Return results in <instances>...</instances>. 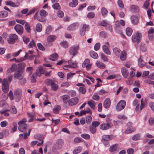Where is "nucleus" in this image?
I'll use <instances>...</instances> for the list:
<instances>
[{
	"label": "nucleus",
	"instance_id": "47",
	"mask_svg": "<svg viewBox=\"0 0 154 154\" xmlns=\"http://www.w3.org/2000/svg\"><path fill=\"white\" fill-rule=\"evenodd\" d=\"M140 135L139 134H137L133 136L132 139L134 140H137L140 139Z\"/></svg>",
	"mask_w": 154,
	"mask_h": 154
},
{
	"label": "nucleus",
	"instance_id": "22",
	"mask_svg": "<svg viewBox=\"0 0 154 154\" xmlns=\"http://www.w3.org/2000/svg\"><path fill=\"white\" fill-rule=\"evenodd\" d=\"M64 103H67L70 99L69 96L67 95H64L61 97Z\"/></svg>",
	"mask_w": 154,
	"mask_h": 154
},
{
	"label": "nucleus",
	"instance_id": "13",
	"mask_svg": "<svg viewBox=\"0 0 154 154\" xmlns=\"http://www.w3.org/2000/svg\"><path fill=\"white\" fill-rule=\"evenodd\" d=\"M5 3L7 5H10L14 7H18L20 5V3L19 2L15 3L11 1H6Z\"/></svg>",
	"mask_w": 154,
	"mask_h": 154
},
{
	"label": "nucleus",
	"instance_id": "62",
	"mask_svg": "<svg viewBox=\"0 0 154 154\" xmlns=\"http://www.w3.org/2000/svg\"><path fill=\"white\" fill-rule=\"evenodd\" d=\"M100 124V123L99 122L95 121L92 122L91 126L95 127L96 128V127L98 126Z\"/></svg>",
	"mask_w": 154,
	"mask_h": 154
},
{
	"label": "nucleus",
	"instance_id": "39",
	"mask_svg": "<svg viewBox=\"0 0 154 154\" xmlns=\"http://www.w3.org/2000/svg\"><path fill=\"white\" fill-rule=\"evenodd\" d=\"M40 16L45 17L48 15V13L44 10H41L39 12Z\"/></svg>",
	"mask_w": 154,
	"mask_h": 154
},
{
	"label": "nucleus",
	"instance_id": "60",
	"mask_svg": "<svg viewBox=\"0 0 154 154\" xmlns=\"http://www.w3.org/2000/svg\"><path fill=\"white\" fill-rule=\"evenodd\" d=\"M101 58L105 61H108V59L107 57L104 54L102 53L101 54Z\"/></svg>",
	"mask_w": 154,
	"mask_h": 154
},
{
	"label": "nucleus",
	"instance_id": "52",
	"mask_svg": "<svg viewBox=\"0 0 154 154\" xmlns=\"http://www.w3.org/2000/svg\"><path fill=\"white\" fill-rule=\"evenodd\" d=\"M92 120V118L91 116H88L86 117L85 122L87 124H90Z\"/></svg>",
	"mask_w": 154,
	"mask_h": 154
},
{
	"label": "nucleus",
	"instance_id": "25",
	"mask_svg": "<svg viewBox=\"0 0 154 154\" xmlns=\"http://www.w3.org/2000/svg\"><path fill=\"white\" fill-rule=\"evenodd\" d=\"M88 104L91 109H95V103L94 101L92 100H90L88 102Z\"/></svg>",
	"mask_w": 154,
	"mask_h": 154
},
{
	"label": "nucleus",
	"instance_id": "37",
	"mask_svg": "<svg viewBox=\"0 0 154 154\" xmlns=\"http://www.w3.org/2000/svg\"><path fill=\"white\" fill-rule=\"evenodd\" d=\"M26 82V79L23 77L19 79V82L21 85H24Z\"/></svg>",
	"mask_w": 154,
	"mask_h": 154
},
{
	"label": "nucleus",
	"instance_id": "30",
	"mask_svg": "<svg viewBox=\"0 0 154 154\" xmlns=\"http://www.w3.org/2000/svg\"><path fill=\"white\" fill-rule=\"evenodd\" d=\"M8 13L5 11H0V18L6 17L8 15Z\"/></svg>",
	"mask_w": 154,
	"mask_h": 154
},
{
	"label": "nucleus",
	"instance_id": "57",
	"mask_svg": "<svg viewBox=\"0 0 154 154\" xmlns=\"http://www.w3.org/2000/svg\"><path fill=\"white\" fill-rule=\"evenodd\" d=\"M90 63V60L88 59H87L85 60L84 62L82 64V66L83 67L85 68V66L88 64Z\"/></svg>",
	"mask_w": 154,
	"mask_h": 154
},
{
	"label": "nucleus",
	"instance_id": "48",
	"mask_svg": "<svg viewBox=\"0 0 154 154\" xmlns=\"http://www.w3.org/2000/svg\"><path fill=\"white\" fill-rule=\"evenodd\" d=\"M61 107L60 106L56 105L55 106L54 108L53 111L54 112L56 113L61 109Z\"/></svg>",
	"mask_w": 154,
	"mask_h": 154
},
{
	"label": "nucleus",
	"instance_id": "55",
	"mask_svg": "<svg viewBox=\"0 0 154 154\" xmlns=\"http://www.w3.org/2000/svg\"><path fill=\"white\" fill-rule=\"evenodd\" d=\"M154 32V29L153 28H151L148 32V36L149 37L150 36H153V34Z\"/></svg>",
	"mask_w": 154,
	"mask_h": 154
},
{
	"label": "nucleus",
	"instance_id": "14",
	"mask_svg": "<svg viewBox=\"0 0 154 154\" xmlns=\"http://www.w3.org/2000/svg\"><path fill=\"white\" fill-rule=\"evenodd\" d=\"M38 11H37L35 15V17L39 21L41 22H44L45 21V17H43L38 16Z\"/></svg>",
	"mask_w": 154,
	"mask_h": 154
},
{
	"label": "nucleus",
	"instance_id": "38",
	"mask_svg": "<svg viewBox=\"0 0 154 154\" xmlns=\"http://www.w3.org/2000/svg\"><path fill=\"white\" fill-rule=\"evenodd\" d=\"M126 57V53L125 51H123L121 54L120 59L122 60H125Z\"/></svg>",
	"mask_w": 154,
	"mask_h": 154
},
{
	"label": "nucleus",
	"instance_id": "44",
	"mask_svg": "<svg viewBox=\"0 0 154 154\" xmlns=\"http://www.w3.org/2000/svg\"><path fill=\"white\" fill-rule=\"evenodd\" d=\"M52 29L53 28L51 26H48L46 29V33L47 34L50 33Z\"/></svg>",
	"mask_w": 154,
	"mask_h": 154
},
{
	"label": "nucleus",
	"instance_id": "7",
	"mask_svg": "<svg viewBox=\"0 0 154 154\" xmlns=\"http://www.w3.org/2000/svg\"><path fill=\"white\" fill-rule=\"evenodd\" d=\"M14 29L19 34L21 35L23 32V26L20 24H17L15 26Z\"/></svg>",
	"mask_w": 154,
	"mask_h": 154
},
{
	"label": "nucleus",
	"instance_id": "19",
	"mask_svg": "<svg viewBox=\"0 0 154 154\" xmlns=\"http://www.w3.org/2000/svg\"><path fill=\"white\" fill-rule=\"evenodd\" d=\"M96 66L98 67L101 69H104L105 68V65L101 62L100 61H97L95 63Z\"/></svg>",
	"mask_w": 154,
	"mask_h": 154
},
{
	"label": "nucleus",
	"instance_id": "26",
	"mask_svg": "<svg viewBox=\"0 0 154 154\" xmlns=\"http://www.w3.org/2000/svg\"><path fill=\"white\" fill-rule=\"evenodd\" d=\"M135 128L134 127H128L127 130L125 131V133L126 134H129L134 131Z\"/></svg>",
	"mask_w": 154,
	"mask_h": 154
},
{
	"label": "nucleus",
	"instance_id": "59",
	"mask_svg": "<svg viewBox=\"0 0 154 154\" xmlns=\"http://www.w3.org/2000/svg\"><path fill=\"white\" fill-rule=\"evenodd\" d=\"M25 28L26 31L28 32H29L30 31V26L29 23L26 22L25 23Z\"/></svg>",
	"mask_w": 154,
	"mask_h": 154
},
{
	"label": "nucleus",
	"instance_id": "50",
	"mask_svg": "<svg viewBox=\"0 0 154 154\" xmlns=\"http://www.w3.org/2000/svg\"><path fill=\"white\" fill-rule=\"evenodd\" d=\"M52 7L55 9H60V7L59 3H57L53 4L52 5Z\"/></svg>",
	"mask_w": 154,
	"mask_h": 154
},
{
	"label": "nucleus",
	"instance_id": "12",
	"mask_svg": "<svg viewBox=\"0 0 154 154\" xmlns=\"http://www.w3.org/2000/svg\"><path fill=\"white\" fill-rule=\"evenodd\" d=\"M100 127L101 129L103 130H105L109 129V128L111 127V126L108 123H107L101 124L100 125Z\"/></svg>",
	"mask_w": 154,
	"mask_h": 154
},
{
	"label": "nucleus",
	"instance_id": "20",
	"mask_svg": "<svg viewBox=\"0 0 154 154\" xmlns=\"http://www.w3.org/2000/svg\"><path fill=\"white\" fill-rule=\"evenodd\" d=\"M138 65L139 67H142L144 66L146 64V63L143 60L142 58L140 56V57L138 60Z\"/></svg>",
	"mask_w": 154,
	"mask_h": 154
},
{
	"label": "nucleus",
	"instance_id": "1",
	"mask_svg": "<svg viewBox=\"0 0 154 154\" xmlns=\"http://www.w3.org/2000/svg\"><path fill=\"white\" fill-rule=\"evenodd\" d=\"M12 75L8 76L7 78L4 79L2 81V88L5 93H7L9 89V84L12 79Z\"/></svg>",
	"mask_w": 154,
	"mask_h": 154
},
{
	"label": "nucleus",
	"instance_id": "24",
	"mask_svg": "<svg viewBox=\"0 0 154 154\" xmlns=\"http://www.w3.org/2000/svg\"><path fill=\"white\" fill-rule=\"evenodd\" d=\"M103 50L106 54L109 55L111 54V52L109 51L108 48L106 45L103 46Z\"/></svg>",
	"mask_w": 154,
	"mask_h": 154
},
{
	"label": "nucleus",
	"instance_id": "18",
	"mask_svg": "<svg viewBox=\"0 0 154 154\" xmlns=\"http://www.w3.org/2000/svg\"><path fill=\"white\" fill-rule=\"evenodd\" d=\"M122 74L125 78H126L128 75V70L125 67H123L121 69Z\"/></svg>",
	"mask_w": 154,
	"mask_h": 154
},
{
	"label": "nucleus",
	"instance_id": "2",
	"mask_svg": "<svg viewBox=\"0 0 154 154\" xmlns=\"http://www.w3.org/2000/svg\"><path fill=\"white\" fill-rule=\"evenodd\" d=\"M26 121V119H23L19 122L18 129L21 132H23L26 131L27 127V125L25 123Z\"/></svg>",
	"mask_w": 154,
	"mask_h": 154
},
{
	"label": "nucleus",
	"instance_id": "29",
	"mask_svg": "<svg viewBox=\"0 0 154 154\" xmlns=\"http://www.w3.org/2000/svg\"><path fill=\"white\" fill-rule=\"evenodd\" d=\"M56 38V36L54 35H50L47 38V40L49 42L54 41Z\"/></svg>",
	"mask_w": 154,
	"mask_h": 154
},
{
	"label": "nucleus",
	"instance_id": "34",
	"mask_svg": "<svg viewBox=\"0 0 154 154\" xmlns=\"http://www.w3.org/2000/svg\"><path fill=\"white\" fill-rule=\"evenodd\" d=\"M114 53L117 56H119L120 54L121 51L120 50L117 48H115L113 49Z\"/></svg>",
	"mask_w": 154,
	"mask_h": 154
},
{
	"label": "nucleus",
	"instance_id": "5",
	"mask_svg": "<svg viewBox=\"0 0 154 154\" xmlns=\"http://www.w3.org/2000/svg\"><path fill=\"white\" fill-rule=\"evenodd\" d=\"M126 105V102L124 100H120L117 104L116 109L117 111H120L123 109Z\"/></svg>",
	"mask_w": 154,
	"mask_h": 154
},
{
	"label": "nucleus",
	"instance_id": "45",
	"mask_svg": "<svg viewBox=\"0 0 154 154\" xmlns=\"http://www.w3.org/2000/svg\"><path fill=\"white\" fill-rule=\"evenodd\" d=\"M53 81L51 79H46L45 81V84L47 85H51L52 84V82H53Z\"/></svg>",
	"mask_w": 154,
	"mask_h": 154
},
{
	"label": "nucleus",
	"instance_id": "41",
	"mask_svg": "<svg viewBox=\"0 0 154 154\" xmlns=\"http://www.w3.org/2000/svg\"><path fill=\"white\" fill-rule=\"evenodd\" d=\"M28 46L29 48H32L33 47H35L36 48L35 44L33 40H32L30 42Z\"/></svg>",
	"mask_w": 154,
	"mask_h": 154
},
{
	"label": "nucleus",
	"instance_id": "21",
	"mask_svg": "<svg viewBox=\"0 0 154 154\" xmlns=\"http://www.w3.org/2000/svg\"><path fill=\"white\" fill-rule=\"evenodd\" d=\"M112 136L111 135H103L102 137V141H107L112 139Z\"/></svg>",
	"mask_w": 154,
	"mask_h": 154
},
{
	"label": "nucleus",
	"instance_id": "56",
	"mask_svg": "<svg viewBox=\"0 0 154 154\" xmlns=\"http://www.w3.org/2000/svg\"><path fill=\"white\" fill-rule=\"evenodd\" d=\"M118 5L119 7L122 8L124 7V4L122 0H119L118 1Z\"/></svg>",
	"mask_w": 154,
	"mask_h": 154
},
{
	"label": "nucleus",
	"instance_id": "6",
	"mask_svg": "<svg viewBox=\"0 0 154 154\" xmlns=\"http://www.w3.org/2000/svg\"><path fill=\"white\" fill-rule=\"evenodd\" d=\"M79 48V46L78 45H73L69 48V52L70 54L73 55L72 57L75 55L76 52Z\"/></svg>",
	"mask_w": 154,
	"mask_h": 154
},
{
	"label": "nucleus",
	"instance_id": "15",
	"mask_svg": "<svg viewBox=\"0 0 154 154\" xmlns=\"http://www.w3.org/2000/svg\"><path fill=\"white\" fill-rule=\"evenodd\" d=\"M111 103L110 100L109 98H106L103 102V107L106 108H109Z\"/></svg>",
	"mask_w": 154,
	"mask_h": 154
},
{
	"label": "nucleus",
	"instance_id": "49",
	"mask_svg": "<svg viewBox=\"0 0 154 154\" xmlns=\"http://www.w3.org/2000/svg\"><path fill=\"white\" fill-rule=\"evenodd\" d=\"M90 131L92 133L94 134L96 132V128L95 127L90 125Z\"/></svg>",
	"mask_w": 154,
	"mask_h": 154
},
{
	"label": "nucleus",
	"instance_id": "9",
	"mask_svg": "<svg viewBox=\"0 0 154 154\" xmlns=\"http://www.w3.org/2000/svg\"><path fill=\"white\" fill-rule=\"evenodd\" d=\"M118 144H116L113 145L111 146L109 148V151L115 153L118 151L119 150V148L118 146Z\"/></svg>",
	"mask_w": 154,
	"mask_h": 154
},
{
	"label": "nucleus",
	"instance_id": "46",
	"mask_svg": "<svg viewBox=\"0 0 154 154\" xmlns=\"http://www.w3.org/2000/svg\"><path fill=\"white\" fill-rule=\"evenodd\" d=\"M108 11L106 8L103 7L102 8L101 10V13L102 15L105 16L107 14Z\"/></svg>",
	"mask_w": 154,
	"mask_h": 154
},
{
	"label": "nucleus",
	"instance_id": "35",
	"mask_svg": "<svg viewBox=\"0 0 154 154\" xmlns=\"http://www.w3.org/2000/svg\"><path fill=\"white\" fill-rule=\"evenodd\" d=\"M131 11L133 12H138L139 11V9L136 5H133L131 7Z\"/></svg>",
	"mask_w": 154,
	"mask_h": 154
},
{
	"label": "nucleus",
	"instance_id": "8",
	"mask_svg": "<svg viewBox=\"0 0 154 154\" xmlns=\"http://www.w3.org/2000/svg\"><path fill=\"white\" fill-rule=\"evenodd\" d=\"M88 28V25L86 24H84L82 26L80 29V34L81 36H83L85 33V32Z\"/></svg>",
	"mask_w": 154,
	"mask_h": 154
},
{
	"label": "nucleus",
	"instance_id": "31",
	"mask_svg": "<svg viewBox=\"0 0 154 154\" xmlns=\"http://www.w3.org/2000/svg\"><path fill=\"white\" fill-rule=\"evenodd\" d=\"M35 29L37 32H41L42 30V25L40 23H37Z\"/></svg>",
	"mask_w": 154,
	"mask_h": 154
},
{
	"label": "nucleus",
	"instance_id": "23",
	"mask_svg": "<svg viewBox=\"0 0 154 154\" xmlns=\"http://www.w3.org/2000/svg\"><path fill=\"white\" fill-rule=\"evenodd\" d=\"M86 113H89L90 114H91L92 113L91 110L88 107L86 108L85 110H82L81 111L80 115L85 114Z\"/></svg>",
	"mask_w": 154,
	"mask_h": 154
},
{
	"label": "nucleus",
	"instance_id": "4",
	"mask_svg": "<svg viewBox=\"0 0 154 154\" xmlns=\"http://www.w3.org/2000/svg\"><path fill=\"white\" fill-rule=\"evenodd\" d=\"M23 69H19L15 71L14 74V77L16 79H20L23 77H24V75L23 74Z\"/></svg>",
	"mask_w": 154,
	"mask_h": 154
},
{
	"label": "nucleus",
	"instance_id": "16",
	"mask_svg": "<svg viewBox=\"0 0 154 154\" xmlns=\"http://www.w3.org/2000/svg\"><path fill=\"white\" fill-rule=\"evenodd\" d=\"M79 26L77 23H74L69 25L67 28V29L69 30H75Z\"/></svg>",
	"mask_w": 154,
	"mask_h": 154
},
{
	"label": "nucleus",
	"instance_id": "43",
	"mask_svg": "<svg viewBox=\"0 0 154 154\" xmlns=\"http://www.w3.org/2000/svg\"><path fill=\"white\" fill-rule=\"evenodd\" d=\"M132 40L133 42H139L140 40L139 39V37H137V35H133L132 37Z\"/></svg>",
	"mask_w": 154,
	"mask_h": 154
},
{
	"label": "nucleus",
	"instance_id": "61",
	"mask_svg": "<svg viewBox=\"0 0 154 154\" xmlns=\"http://www.w3.org/2000/svg\"><path fill=\"white\" fill-rule=\"evenodd\" d=\"M100 47V43H97L94 46V49L96 51H97L99 49Z\"/></svg>",
	"mask_w": 154,
	"mask_h": 154
},
{
	"label": "nucleus",
	"instance_id": "42",
	"mask_svg": "<svg viewBox=\"0 0 154 154\" xmlns=\"http://www.w3.org/2000/svg\"><path fill=\"white\" fill-rule=\"evenodd\" d=\"M61 46L64 48H67L69 46L68 43L66 41H63L60 43Z\"/></svg>",
	"mask_w": 154,
	"mask_h": 154
},
{
	"label": "nucleus",
	"instance_id": "58",
	"mask_svg": "<svg viewBox=\"0 0 154 154\" xmlns=\"http://www.w3.org/2000/svg\"><path fill=\"white\" fill-rule=\"evenodd\" d=\"M33 68L32 67H28L26 69V71L27 72L29 75L32 74Z\"/></svg>",
	"mask_w": 154,
	"mask_h": 154
},
{
	"label": "nucleus",
	"instance_id": "36",
	"mask_svg": "<svg viewBox=\"0 0 154 154\" xmlns=\"http://www.w3.org/2000/svg\"><path fill=\"white\" fill-rule=\"evenodd\" d=\"M82 148L81 147L79 146L76 148L73 151V154H77L81 152Z\"/></svg>",
	"mask_w": 154,
	"mask_h": 154
},
{
	"label": "nucleus",
	"instance_id": "63",
	"mask_svg": "<svg viewBox=\"0 0 154 154\" xmlns=\"http://www.w3.org/2000/svg\"><path fill=\"white\" fill-rule=\"evenodd\" d=\"M30 80L32 82H36V76L35 75L33 74L31 77Z\"/></svg>",
	"mask_w": 154,
	"mask_h": 154
},
{
	"label": "nucleus",
	"instance_id": "3",
	"mask_svg": "<svg viewBox=\"0 0 154 154\" xmlns=\"http://www.w3.org/2000/svg\"><path fill=\"white\" fill-rule=\"evenodd\" d=\"M18 38V37L17 35L15 34H11L9 35L7 40L9 44H13L15 42L16 40Z\"/></svg>",
	"mask_w": 154,
	"mask_h": 154
},
{
	"label": "nucleus",
	"instance_id": "33",
	"mask_svg": "<svg viewBox=\"0 0 154 154\" xmlns=\"http://www.w3.org/2000/svg\"><path fill=\"white\" fill-rule=\"evenodd\" d=\"M78 4V1L77 0H72V2L69 3V5L72 7H75Z\"/></svg>",
	"mask_w": 154,
	"mask_h": 154
},
{
	"label": "nucleus",
	"instance_id": "17",
	"mask_svg": "<svg viewBox=\"0 0 154 154\" xmlns=\"http://www.w3.org/2000/svg\"><path fill=\"white\" fill-rule=\"evenodd\" d=\"M131 20L133 24L137 25L138 23L139 19L137 16H133L131 17Z\"/></svg>",
	"mask_w": 154,
	"mask_h": 154
},
{
	"label": "nucleus",
	"instance_id": "11",
	"mask_svg": "<svg viewBox=\"0 0 154 154\" xmlns=\"http://www.w3.org/2000/svg\"><path fill=\"white\" fill-rule=\"evenodd\" d=\"M78 102V99L76 97L71 99L69 101V104L70 106H72L77 104Z\"/></svg>",
	"mask_w": 154,
	"mask_h": 154
},
{
	"label": "nucleus",
	"instance_id": "10",
	"mask_svg": "<svg viewBox=\"0 0 154 154\" xmlns=\"http://www.w3.org/2000/svg\"><path fill=\"white\" fill-rule=\"evenodd\" d=\"M45 72V70L42 66H40L38 68L36 71V75L37 76H40L42 74H43Z\"/></svg>",
	"mask_w": 154,
	"mask_h": 154
},
{
	"label": "nucleus",
	"instance_id": "40",
	"mask_svg": "<svg viewBox=\"0 0 154 154\" xmlns=\"http://www.w3.org/2000/svg\"><path fill=\"white\" fill-rule=\"evenodd\" d=\"M126 31L127 35L130 36L132 34L133 30L132 29L128 27L126 28Z\"/></svg>",
	"mask_w": 154,
	"mask_h": 154
},
{
	"label": "nucleus",
	"instance_id": "53",
	"mask_svg": "<svg viewBox=\"0 0 154 154\" xmlns=\"http://www.w3.org/2000/svg\"><path fill=\"white\" fill-rule=\"evenodd\" d=\"M13 125H14V127L11 128V133H13L15 131L17 130V125L16 123L14 122L13 123Z\"/></svg>",
	"mask_w": 154,
	"mask_h": 154
},
{
	"label": "nucleus",
	"instance_id": "27",
	"mask_svg": "<svg viewBox=\"0 0 154 154\" xmlns=\"http://www.w3.org/2000/svg\"><path fill=\"white\" fill-rule=\"evenodd\" d=\"M51 89L54 91H56L58 88V86L57 84H56L54 81L52 82L51 85Z\"/></svg>",
	"mask_w": 154,
	"mask_h": 154
},
{
	"label": "nucleus",
	"instance_id": "51",
	"mask_svg": "<svg viewBox=\"0 0 154 154\" xmlns=\"http://www.w3.org/2000/svg\"><path fill=\"white\" fill-rule=\"evenodd\" d=\"M81 136L83 138L86 139H89L90 138V136L87 134H81Z\"/></svg>",
	"mask_w": 154,
	"mask_h": 154
},
{
	"label": "nucleus",
	"instance_id": "54",
	"mask_svg": "<svg viewBox=\"0 0 154 154\" xmlns=\"http://www.w3.org/2000/svg\"><path fill=\"white\" fill-rule=\"evenodd\" d=\"M95 15L94 12H89L87 14V17L88 18H93L94 17Z\"/></svg>",
	"mask_w": 154,
	"mask_h": 154
},
{
	"label": "nucleus",
	"instance_id": "32",
	"mask_svg": "<svg viewBox=\"0 0 154 154\" xmlns=\"http://www.w3.org/2000/svg\"><path fill=\"white\" fill-rule=\"evenodd\" d=\"M90 56L93 58L94 59H97L98 58L97 54L93 51H91L90 52Z\"/></svg>",
	"mask_w": 154,
	"mask_h": 154
},
{
	"label": "nucleus",
	"instance_id": "28",
	"mask_svg": "<svg viewBox=\"0 0 154 154\" xmlns=\"http://www.w3.org/2000/svg\"><path fill=\"white\" fill-rule=\"evenodd\" d=\"M68 63H69L68 66H69L70 67L75 68L77 66L76 63L74 62L72 63L71 60H69L68 61ZM68 66V65L65 66H64V67H66Z\"/></svg>",
	"mask_w": 154,
	"mask_h": 154
},
{
	"label": "nucleus",
	"instance_id": "64",
	"mask_svg": "<svg viewBox=\"0 0 154 154\" xmlns=\"http://www.w3.org/2000/svg\"><path fill=\"white\" fill-rule=\"evenodd\" d=\"M149 105L152 111L154 112V102H150L149 103Z\"/></svg>",
	"mask_w": 154,
	"mask_h": 154
}]
</instances>
